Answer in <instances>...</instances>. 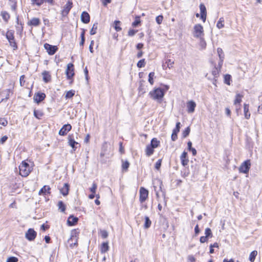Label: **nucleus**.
<instances>
[{
	"mask_svg": "<svg viewBox=\"0 0 262 262\" xmlns=\"http://www.w3.org/2000/svg\"><path fill=\"white\" fill-rule=\"evenodd\" d=\"M44 47L48 54L51 55L54 54L58 49L56 46H52L47 43L44 45Z\"/></svg>",
	"mask_w": 262,
	"mask_h": 262,
	"instance_id": "10",
	"label": "nucleus"
},
{
	"mask_svg": "<svg viewBox=\"0 0 262 262\" xmlns=\"http://www.w3.org/2000/svg\"><path fill=\"white\" fill-rule=\"evenodd\" d=\"M75 94V91H69L66 93V98L67 99L68 98H72Z\"/></svg>",
	"mask_w": 262,
	"mask_h": 262,
	"instance_id": "49",
	"label": "nucleus"
},
{
	"mask_svg": "<svg viewBox=\"0 0 262 262\" xmlns=\"http://www.w3.org/2000/svg\"><path fill=\"white\" fill-rule=\"evenodd\" d=\"M199 7L201 11V19L204 23L206 21L207 16L206 8L203 4H201Z\"/></svg>",
	"mask_w": 262,
	"mask_h": 262,
	"instance_id": "12",
	"label": "nucleus"
},
{
	"mask_svg": "<svg viewBox=\"0 0 262 262\" xmlns=\"http://www.w3.org/2000/svg\"><path fill=\"white\" fill-rule=\"evenodd\" d=\"M97 188V185L96 183H93L92 186L90 188V190L92 193H95Z\"/></svg>",
	"mask_w": 262,
	"mask_h": 262,
	"instance_id": "52",
	"label": "nucleus"
},
{
	"mask_svg": "<svg viewBox=\"0 0 262 262\" xmlns=\"http://www.w3.org/2000/svg\"><path fill=\"white\" fill-rule=\"evenodd\" d=\"M66 74L68 79H71L74 76V65L73 63H70L68 64Z\"/></svg>",
	"mask_w": 262,
	"mask_h": 262,
	"instance_id": "8",
	"label": "nucleus"
},
{
	"mask_svg": "<svg viewBox=\"0 0 262 262\" xmlns=\"http://www.w3.org/2000/svg\"><path fill=\"white\" fill-rule=\"evenodd\" d=\"M180 122H177L175 128L172 131L171 140L173 141H176L177 139V134L180 132Z\"/></svg>",
	"mask_w": 262,
	"mask_h": 262,
	"instance_id": "15",
	"label": "nucleus"
},
{
	"mask_svg": "<svg viewBox=\"0 0 262 262\" xmlns=\"http://www.w3.org/2000/svg\"><path fill=\"white\" fill-rule=\"evenodd\" d=\"M140 23V17L138 16L136 17L135 20L132 23V26L136 27Z\"/></svg>",
	"mask_w": 262,
	"mask_h": 262,
	"instance_id": "51",
	"label": "nucleus"
},
{
	"mask_svg": "<svg viewBox=\"0 0 262 262\" xmlns=\"http://www.w3.org/2000/svg\"><path fill=\"white\" fill-rule=\"evenodd\" d=\"M109 249V246L107 242L103 243L100 247V251L102 253L106 252Z\"/></svg>",
	"mask_w": 262,
	"mask_h": 262,
	"instance_id": "30",
	"label": "nucleus"
},
{
	"mask_svg": "<svg viewBox=\"0 0 262 262\" xmlns=\"http://www.w3.org/2000/svg\"><path fill=\"white\" fill-rule=\"evenodd\" d=\"M78 221V217L70 215L68 219L67 223L69 226H74L77 223Z\"/></svg>",
	"mask_w": 262,
	"mask_h": 262,
	"instance_id": "21",
	"label": "nucleus"
},
{
	"mask_svg": "<svg viewBox=\"0 0 262 262\" xmlns=\"http://www.w3.org/2000/svg\"><path fill=\"white\" fill-rule=\"evenodd\" d=\"M57 206L58 207V209L60 210V211L62 212H64L65 211L66 206L62 201H59Z\"/></svg>",
	"mask_w": 262,
	"mask_h": 262,
	"instance_id": "33",
	"label": "nucleus"
},
{
	"mask_svg": "<svg viewBox=\"0 0 262 262\" xmlns=\"http://www.w3.org/2000/svg\"><path fill=\"white\" fill-rule=\"evenodd\" d=\"M196 103L194 101L190 100L187 103V112L188 113H192L194 112Z\"/></svg>",
	"mask_w": 262,
	"mask_h": 262,
	"instance_id": "16",
	"label": "nucleus"
},
{
	"mask_svg": "<svg viewBox=\"0 0 262 262\" xmlns=\"http://www.w3.org/2000/svg\"><path fill=\"white\" fill-rule=\"evenodd\" d=\"M1 16H2L3 19L6 23H7L8 21L10 18V15L7 12L2 11L1 12Z\"/></svg>",
	"mask_w": 262,
	"mask_h": 262,
	"instance_id": "34",
	"label": "nucleus"
},
{
	"mask_svg": "<svg viewBox=\"0 0 262 262\" xmlns=\"http://www.w3.org/2000/svg\"><path fill=\"white\" fill-rule=\"evenodd\" d=\"M53 0H31L32 5H36L38 6L41 5L44 2H47L49 3H52Z\"/></svg>",
	"mask_w": 262,
	"mask_h": 262,
	"instance_id": "24",
	"label": "nucleus"
},
{
	"mask_svg": "<svg viewBox=\"0 0 262 262\" xmlns=\"http://www.w3.org/2000/svg\"><path fill=\"white\" fill-rule=\"evenodd\" d=\"M151 224V222L148 216L145 217V223L144 225V227L145 229L148 228Z\"/></svg>",
	"mask_w": 262,
	"mask_h": 262,
	"instance_id": "37",
	"label": "nucleus"
},
{
	"mask_svg": "<svg viewBox=\"0 0 262 262\" xmlns=\"http://www.w3.org/2000/svg\"><path fill=\"white\" fill-rule=\"evenodd\" d=\"M203 32V27L201 24H196L194 26L193 35L195 37H201L204 35Z\"/></svg>",
	"mask_w": 262,
	"mask_h": 262,
	"instance_id": "5",
	"label": "nucleus"
},
{
	"mask_svg": "<svg viewBox=\"0 0 262 262\" xmlns=\"http://www.w3.org/2000/svg\"><path fill=\"white\" fill-rule=\"evenodd\" d=\"M188 149L189 151H191L193 156L196 155V150L195 148L192 147V143L191 141H188L187 143Z\"/></svg>",
	"mask_w": 262,
	"mask_h": 262,
	"instance_id": "32",
	"label": "nucleus"
},
{
	"mask_svg": "<svg viewBox=\"0 0 262 262\" xmlns=\"http://www.w3.org/2000/svg\"><path fill=\"white\" fill-rule=\"evenodd\" d=\"M19 174L22 176L26 177L28 176L31 171V168L29 164L25 161H23L19 166Z\"/></svg>",
	"mask_w": 262,
	"mask_h": 262,
	"instance_id": "2",
	"label": "nucleus"
},
{
	"mask_svg": "<svg viewBox=\"0 0 262 262\" xmlns=\"http://www.w3.org/2000/svg\"><path fill=\"white\" fill-rule=\"evenodd\" d=\"M194 232L195 235H198L200 232V229L199 228L198 225H196L194 228Z\"/></svg>",
	"mask_w": 262,
	"mask_h": 262,
	"instance_id": "64",
	"label": "nucleus"
},
{
	"mask_svg": "<svg viewBox=\"0 0 262 262\" xmlns=\"http://www.w3.org/2000/svg\"><path fill=\"white\" fill-rule=\"evenodd\" d=\"M217 52L219 56L220 59H224V53L223 50L221 48H218L217 49Z\"/></svg>",
	"mask_w": 262,
	"mask_h": 262,
	"instance_id": "43",
	"label": "nucleus"
},
{
	"mask_svg": "<svg viewBox=\"0 0 262 262\" xmlns=\"http://www.w3.org/2000/svg\"><path fill=\"white\" fill-rule=\"evenodd\" d=\"M251 163L249 160L244 162L239 167V171L241 173H247L250 168Z\"/></svg>",
	"mask_w": 262,
	"mask_h": 262,
	"instance_id": "6",
	"label": "nucleus"
},
{
	"mask_svg": "<svg viewBox=\"0 0 262 262\" xmlns=\"http://www.w3.org/2000/svg\"><path fill=\"white\" fill-rule=\"evenodd\" d=\"M190 128L189 127H187L185 129V130L183 131V137L184 138H186V137H187L189 133H190Z\"/></svg>",
	"mask_w": 262,
	"mask_h": 262,
	"instance_id": "50",
	"label": "nucleus"
},
{
	"mask_svg": "<svg viewBox=\"0 0 262 262\" xmlns=\"http://www.w3.org/2000/svg\"><path fill=\"white\" fill-rule=\"evenodd\" d=\"M243 96L242 95H241L240 94H237L236 95V98L234 100V104H236L237 103H240L242 101V98H243Z\"/></svg>",
	"mask_w": 262,
	"mask_h": 262,
	"instance_id": "41",
	"label": "nucleus"
},
{
	"mask_svg": "<svg viewBox=\"0 0 262 262\" xmlns=\"http://www.w3.org/2000/svg\"><path fill=\"white\" fill-rule=\"evenodd\" d=\"M72 8V3L68 1L61 11V15L62 16H66L69 13L70 10Z\"/></svg>",
	"mask_w": 262,
	"mask_h": 262,
	"instance_id": "11",
	"label": "nucleus"
},
{
	"mask_svg": "<svg viewBox=\"0 0 262 262\" xmlns=\"http://www.w3.org/2000/svg\"><path fill=\"white\" fill-rule=\"evenodd\" d=\"M101 235L103 238H106L108 236V233L106 230L101 231Z\"/></svg>",
	"mask_w": 262,
	"mask_h": 262,
	"instance_id": "56",
	"label": "nucleus"
},
{
	"mask_svg": "<svg viewBox=\"0 0 262 262\" xmlns=\"http://www.w3.org/2000/svg\"><path fill=\"white\" fill-rule=\"evenodd\" d=\"M129 166V163L127 161L124 162L122 161V168L123 170L126 171L128 169Z\"/></svg>",
	"mask_w": 262,
	"mask_h": 262,
	"instance_id": "46",
	"label": "nucleus"
},
{
	"mask_svg": "<svg viewBox=\"0 0 262 262\" xmlns=\"http://www.w3.org/2000/svg\"><path fill=\"white\" fill-rule=\"evenodd\" d=\"M120 24H121V22L119 20H115L114 21V25H115L114 28H115V30L117 32H119V31H121L122 29L119 26Z\"/></svg>",
	"mask_w": 262,
	"mask_h": 262,
	"instance_id": "42",
	"label": "nucleus"
},
{
	"mask_svg": "<svg viewBox=\"0 0 262 262\" xmlns=\"http://www.w3.org/2000/svg\"><path fill=\"white\" fill-rule=\"evenodd\" d=\"M159 184L160 185V190H162V182L160 180H156L154 182V184Z\"/></svg>",
	"mask_w": 262,
	"mask_h": 262,
	"instance_id": "59",
	"label": "nucleus"
},
{
	"mask_svg": "<svg viewBox=\"0 0 262 262\" xmlns=\"http://www.w3.org/2000/svg\"><path fill=\"white\" fill-rule=\"evenodd\" d=\"M18 258L14 256H11L8 258L6 262H17Z\"/></svg>",
	"mask_w": 262,
	"mask_h": 262,
	"instance_id": "53",
	"label": "nucleus"
},
{
	"mask_svg": "<svg viewBox=\"0 0 262 262\" xmlns=\"http://www.w3.org/2000/svg\"><path fill=\"white\" fill-rule=\"evenodd\" d=\"M81 21L84 24L89 23L90 20V16L89 14L85 11H83L81 15Z\"/></svg>",
	"mask_w": 262,
	"mask_h": 262,
	"instance_id": "19",
	"label": "nucleus"
},
{
	"mask_svg": "<svg viewBox=\"0 0 262 262\" xmlns=\"http://www.w3.org/2000/svg\"><path fill=\"white\" fill-rule=\"evenodd\" d=\"M40 24V20L38 18H33L28 23V25L38 26Z\"/></svg>",
	"mask_w": 262,
	"mask_h": 262,
	"instance_id": "25",
	"label": "nucleus"
},
{
	"mask_svg": "<svg viewBox=\"0 0 262 262\" xmlns=\"http://www.w3.org/2000/svg\"><path fill=\"white\" fill-rule=\"evenodd\" d=\"M161 163H162V159L158 160L157 162L155 164V168L156 169H159L161 166Z\"/></svg>",
	"mask_w": 262,
	"mask_h": 262,
	"instance_id": "55",
	"label": "nucleus"
},
{
	"mask_svg": "<svg viewBox=\"0 0 262 262\" xmlns=\"http://www.w3.org/2000/svg\"><path fill=\"white\" fill-rule=\"evenodd\" d=\"M154 152V148L150 145H147L145 148L146 155L148 157L150 156Z\"/></svg>",
	"mask_w": 262,
	"mask_h": 262,
	"instance_id": "28",
	"label": "nucleus"
},
{
	"mask_svg": "<svg viewBox=\"0 0 262 262\" xmlns=\"http://www.w3.org/2000/svg\"><path fill=\"white\" fill-rule=\"evenodd\" d=\"M155 73L150 72L148 75V82L150 84L152 85L154 84V77H155Z\"/></svg>",
	"mask_w": 262,
	"mask_h": 262,
	"instance_id": "44",
	"label": "nucleus"
},
{
	"mask_svg": "<svg viewBox=\"0 0 262 262\" xmlns=\"http://www.w3.org/2000/svg\"><path fill=\"white\" fill-rule=\"evenodd\" d=\"M25 75H21L20 77V79H19V81H20V85L22 86L24 85V83H23V82H25V80H24V79H25Z\"/></svg>",
	"mask_w": 262,
	"mask_h": 262,
	"instance_id": "63",
	"label": "nucleus"
},
{
	"mask_svg": "<svg viewBox=\"0 0 262 262\" xmlns=\"http://www.w3.org/2000/svg\"><path fill=\"white\" fill-rule=\"evenodd\" d=\"M8 123L7 121L4 118H0V124L3 126H6Z\"/></svg>",
	"mask_w": 262,
	"mask_h": 262,
	"instance_id": "58",
	"label": "nucleus"
},
{
	"mask_svg": "<svg viewBox=\"0 0 262 262\" xmlns=\"http://www.w3.org/2000/svg\"><path fill=\"white\" fill-rule=\"evenodd\" d=\"M34 115L36 118L40 119L43 116V113L41 111L35 110L34 111Z\"/></svg>",
	"mask_w": 262,
	"mask_h": 262,
	"instance_id": "35",
	"label": "nucleus"
},
{
	"mask_svg": "<svg viewBox=\"0 0 262 262\" xmlns=\"http://www.w3.org/2000/svg\"><path fill=\"white\" fill-rule=\"evenodd\" d=\"M163 19V16L162 15H159L156 17V20L158 24L160 25L162 23Z\"/></svg>",
	"mask_w": 262,
	"mask_h": 262,
	"instance_id": "54",
	"label": "nucleus"
},
{
	"mask_svg": "<svg viewBox=\"0 0 262 262\" xmlns=\"http://www.w3.org/2000/svg\"><path fill=\"white\" fill-rule=\"evenodd\" d=\"M71 129L72 126L70 124H65L60 129L59 134L61 136H65L67 134L68 132L71 130Z\"/></svg>",
	"mask_w": 262,
	"mask_h": 262,
	"instance_id": "13",
	"label": "nucleus"
},
{
	"mask_svg": "<svg viewBox=\"0 0 262 262\" xmlns=\"http://www.w3.org/2000/svg\"><path fill=\"white\" fill-rule=\"evenodd\" d=\"M85 32V30L84 29H82V32H81V35H80L81 41H80V42L79 43V45H80V46H83L84 43V41H85V37H84Z\"/></svg>",
	"mask_w": 262,
	"mask_h": 262,
	"instance_id": "40",
	"label": "nucleus"
},
{
	"mask_svg": "<svg viewBox=\"0 0 262 262\" xmlns=\"http://www.w3.org/2000/svg\"><path fill=\"white\" fill-rule=\"evenodd\" d=\"M231 80V76L229 74H226L224 76V82L230 85V81Z\"/></svg>",
	"mask_w": 262,
	"mask_h": 262,
	"instance_id": "48",
	"label": "nucleus"
},
{
	"mask_svg": "<svg viewBox=\"0 0 262 262\" xmlns=\"http://www.w3.org/2000/svg\"><path fill=\"white\" fill-rule=\"evenodd\" d=\"M46 95L42 93H37L34 96L33 99L35 102L39 103L45 99Z\"/></svg>",
	"mask_w": 262,
	"mask_h": 262,
	"instance_id": "14",
	"label": "nucleus"
},
{
	"mask_svg": "<svg viewBox=\"0 0 262 262\" xmlns=\"http://www.w3.org/2000/svg\"><path fill=\"white\" fill-rule=\"evenodd\" d=\"M51 188L49 186L45 185L39 191V195H45L46 193L50 194Z\"/></svg>",
	"mask_w": 262,
	"mask_h": 262,
	"instance_id": "27",
	"label": "nucleus"
},
{
	"mask_svg": "<svg viewBox=\"0 0 262 262\" xmlns=\"http://www.w3.org/2000/svg\"><path fill=\"white\" fill-rule=\"evenodd\" d=\"M220 72V70L219 69V68L216 67H214V69L212 71V74L213 76L212 83L214 85L216 84L215 83L217 81V78L219 76Z\"/></svg>",
	"mask_w": 262,
	"mask_h": 262,
	"instance_id": "18",
	"label": "nucleus"
},
{
	"mask_svg": "<svg viewBox=\"0 0 262 262\" xmlns=\"http://www.w3.org/2000/svg\"><path fill=\"white\" fill-rule=\"evenodd\" d=\"M137 32V30L130 29L128 32V35L129 36H133Z\"/></svg>",
	"mask_w": 262,
	"mask_h": 262,
	"instance_id": "57",
	"label": "nucleus"
},
{
	"mask_svg": "<svg viewBox=\"0 0 262 262\" xmlns=\"http://www.w3.org/2000/svg\"><path fill=\"white\" fill-rule=\"evenodd\" d=\"M224 19L223 17H221L217 23L216 27L218 29H220L224 27Z\"/></svg>",
	"mask_w": 262,
	"mask_h": 262,
	"instance_id": "39",
	"label": "nucleus"
},
{
	"mask_svg": "<svg viewBox=\"0 0 262 262\" xmlns=\"http://www.w3.org/2000/svg\"><path fill=\"white\" fill-rule=\"evenodd\" d=\"M244 115L246 119H248L250 117V113H249V104L245 103L244 105Z\"/></svg>",
	"mask_w": 262,
	"mask_h": 262,
	"instance_id": "29",
	"label": "nucleus"
},
{
	"mask_svg": "<svg viewBox=\"0 0 262 262\" xmlns=\"http://www.w3.org/2000/svg\"><path fill=\"white\" fill-rule=\"evenodd\" d=\"M188 262H194L195 260V258L192 255H189L188 256Z\"/></svg>",
	"mask_w": 262,
	"mask_h": 262,
	"instance_id": "62",
	"label": "nucleus"
},
{
	"mask_svg": "<svg viewBox=\"0 0 262 262\" xmlns=\"http://www.w3.org/2000/svg\"><path fill=\"white\" fill-rule=\"evenodd\" d=\"M69 191V185L68 183H64L63 187L60 189V193L64 196L68 194Z\"/></svg>",
	"mask_w": 262,
	"mask_h": 262,
	"instance_id": "22",
	"label": "nucleus"
},
{
	"mask_svg": "<svg viewBox=\"0 0 262 262\" xmlns=\"http://www.w3.org/2000/svg\"><path fill=\"white\" fill-rule=\"evenodd\" d=\"M68 143H69V145L72 147V148L74 149V150H75L76 148H77L76 147V145L78 144V143L76 142L74 140L73 135L69 136Z\"/></svg>",
	"mask_w": 262,
	"mask_h": 262,
	"instance_id": "20",
	"label": "nucleus"
},
{
	"mask_svg": "<svg viewBox=\"0 0 262 262\" xmlns=\"http://www.w3.org/2000/svg\"><path fill=\"white\" fill-rule=\"evenodd\" d=\"M107 145L106 143L103 144L100 152V157L102 158L107 155Z\"/></svg>",
	"mask_w": 262,
	"mask_h": 262,
	"instance_id": "26",
	"label": "nucleus"
},
{
	"mask_svg": "<svg viewBox=\"0 0 262 262\" xmlns=\"http://www.w3.org/2000/svg\"><path fill=\"white\" fill-rule=\"evenodd\" d=\"M97 28H98V23H96L94 24L91 30H90V33L91 35H95L96 33Z\"/></svg>",
	"mask_w": 262,
	"mask_h": 262,
	"instance_id": "38",
	"label": "nucleus"
},
{
	"mask_svg": "<svg viewBox=\"0 0 262 262\" xmlns=\"http://www.w3.org/2000/svg\"><path fill=\"white\" fill-rule=\"evenodd\" d=\"M36 232L32 228L29 229L25 234L26 238L29 241H33L36 237Z\"/></svg>",
	"mask_w": 262,
	"mask_h": 262,
	"instance_id": "7",
	"label": "nucleus"
},
{
	"mask_svg": "<svg viewBox=\"0 0 262 262\" xmlns=\"http://www.w3.org/2000/svg\"><path fill=\"white\" fill-rule=\"evenodd\" d=\"M148 190L144 187H141L140 189V202L142 203L144 202L148 198Z\"/></svg>",
	"mask_w": 262,
	"mask_h": 262,
	"instance_id": "9",
	"label": "nucleus"
},
{
	"mask_svg": "<svg viewBox=\"0 0 262 262\" xmlns=\"http://www.w3.org/2000/svg\"><path fill=\"white\" fill-rule=\"evenodd\" d=\"M180 159L182 165L184 166H186L189 162V160L187 158V152L185 151H183L180 157Z\"/></svg>",
	"mask_w": 262,
	"mask_h": 262,
	"instance_id": "17",
	"label": "nucleus"
},
{
	"mask_svg": "<svg viewBox=\"0 0 262 262\" xmlns=\"http://www.w3.org/2000/svg\"><path fill=\"white\" fill-rule=\"evenodd\" d=\"M257 254V252L256 250H254V251H253L252 252H251L249 255V260L251 262H254Z\"/></svg>",
	"mask_w": 262,
	"mask_h": 262,
	"instance_id": "36",
	"label": "nucleus"
},
{
	"mask_svg": "<svg viewBox=\"0 0 262 262\" xmlns=\"http://www.w3.org/2000/svg\"><path fill=\"white\" fill-rule=\"evenodd\" d=\"M6 38L8 39L10 45L13 48L14 50H16L17 49V46L14 39V31L8 30L6 33Z\"/></svg>",
	"mask_w": 262,
	"mask_h": 262,
	"instance_id": "4",
	"label": "nucleus"
},
{
	"mask_svg": "<svg viewBox=\"0 0 262 262\" xmlns=\"http://www.w3.org/2000/svg\"><path fill=\"white\" fill-rule=\"evenodd\" d=\"M42 75L43 76V80L45 82L48 83L51 80V76L49 72L47 71H44L42 73Z\"/></svg>",
	"mask_w": 262,
	"mask_h": 262,
	"instance_id": "23",
	"label": "nucleus"
},
{
	"mask_svg": "<svg viewBox=\"0 0 262 262\" xmlns=\"http://www.w3.org/2000/svg\"><path fill=\"white\" fill-rule=\"evenodd\" d=\"M205 236L206 237H207L208 238L212 237V233L211 230L209 228H207L205 229Z\"/></svg>",
	"mask_w": 262,
	"mask_h": 262,
	"instance_id": "47",
	"label": "nucleus"
},
{
	"mask_svg": "<svg viewBox=\"0 0 262 262\" xmlns=\"http://www.w3.org/2000/svg\"><path fill=\"white\" fill-rule=\"evenodd\" d=\"M145 64H146V62H145V59H142L140 60L138 62V63L137 64V66L139 68H141L144 67L145 66Z\"/></svg>",
	"mask_w": 262,
	"mask_h": 262,
	"instance_id": "45",
	"label": "nucleus"
},
{
	"mask_svg": "<svg viewBox=\"0 0 262 262\" xmlns=\"http://www.w3.org/2000/svg\"><path fill=\"white\" fill-rule=\"evenodd\" d=\"M94 40H92L91 41V43H90V45L89 46L90 51L92 53H93V52H94V50H93V46L94 45Z\"/></svg>",
	"mask_w": 262,
	"mask_h": 262,
	"instance_id": "61",
	"label": "nucleus"
},
{
	"mask_svg": "<svg viewBox=\"0 0 262 262\" xmlns=\"http://www.w3.org/2000/svg\"><path fill=\"white\" fill-rule=\"evenodd\" d=\"M149 95L152 99L157 100L159 102H161L163 97L164 96V92L161 88H156L150 91Z\"/></svg>",
	"mask_w": 262,
	"mask_h": 262,
	"instance_id": "1",
	"label": "nucleus"
},
{
	"mask_svg": "<svg viewBox=\"0 0 262 262\" xmlns=\"http://www.w3.org/2000/svg\"><path fill=\"white\" fill-rule=\"evenodd\" d=\"M149 145L154 148H157L160 145V141L157 138H154L151 140Z\"/></svg>",
	"mask_w": 262,
	"mask_h": 262,
	"instance_id": "31",
	"label": "nucleus"
},
{
	"mask_svg": "<svg viewBox=\"0 0 262 262\" xmlns=\"http://www.w3.org/2000/svg\"><path fill=\"white\" fill-rule=\"evenodd\" d=\"M79 232L77 230L74 229L72 230L71 233V237L68 239V243L70 244V247L73 248L75 246L77 245L78 236Z\"/></svg>",
	"mask_w": 262,
	"mask_h": 262,
	"instance_id": "3",
	"label": "nucleus"
},
{
	"mask_svg": "<svg viewBox=\"0 0 262 262\" xmlns=\"http://www.w3.org/2000/svg\"><path fill=\"white\" fill-rule=\"evenodd\" d=\"M207 240H208V237H206V236H201L200 237V241L202 243H204L207 242Z\"/></svg>",
	"mask_w": 262,
	"mask_h": 262,
	"instance_id": "60",
	"label": "nucleus"
}]
</instances>
